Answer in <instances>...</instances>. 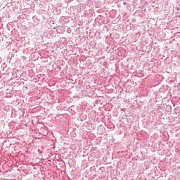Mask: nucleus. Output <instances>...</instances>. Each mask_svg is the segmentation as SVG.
Returning <instances> with one entry per match:
<instances>
[{
  "mask_svg": "<svg viewBox=\"0 0 180 180\" xmlns=\"http://www.w3.org/2000/svg\"><path fill=\"white\" fill-rule=\"evenodd\" d=\"M124 5H126V2H124Z\"/></svg>",
  "mask_w": 180,
  "mask_h": 180,
  "instance_id": "nucleus-1",
  "label": "nucleus"
}]
</instances>
